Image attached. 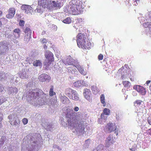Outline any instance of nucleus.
Instances as JSON below:
<instances>
[{"instance_id": "1", "label": "nucleus", "mask_w": 151, "mask_h": 151, "mask_svg": "<svg viewBox=\"0 0 151 151\" xmlns=\"http://www.w3.org/2000/svg\"><path fill=\"white\" fill-rule=\"evenodd\" d=\"M76 41L78 47L83 49H89L92 45L87 38L86 35L79 33L77 36Z\"/></svg>"}, {"instance_id": "2", "label": "nucleus", "mask_w": 151, "mask_h": 151, "mask_svg": "<svg viewBox=\"0 0 151 151\" xmlns=\"http://www.w3.org/2000/svg\"><path fill=\"white\" fill-rule=\"evenodd\" d=\"M75 122H68V124L74 128L76 132H82L84 130L86 126L87 123L83 121L82 119L77 118Z\"/></svg>"}, {"instance_id": "3", "label": "nucleus", "mask_w": 151, "mask_h": 151, "mask_svg": "<svg viewBox=\"0 0 151 151\" xmlns=\"http://www.w3.org/2000/svg\"><path fill=\"white\" fill-rule=\"evenodd\" d=\"M84 7L83 2L80 0H78L75 4H73L70 7V12L73 15H77L83 12Z\"/></svg>"}, {"instance_id": "4", "label": "nucleus", "mask_w": 151, "mask_h": 151, "mask_svg": "<svg viewBox=\"0 0 151 151\" xmlns=\"http://www.w3.org/2000/svg\"><path fill=\"white\" fill-rule=\"evenodd\" d=\"M45 56L46 58L45 60L44 66L46 68H48L51 63L54 61L53 55L52 53L48 50H47L45 52Z\"/></svg>"}, {"instance_id": "5", "label": "nucleus", "mask_w": 151, "mask_h": 151, "mask_svg": "<svg viewBox=\"0 0 151 151\" xmlns=\"http://www.w3.org/2000/svg\"><path fill=\"white\" fill-rule=\"evenodd\" d=\"M116 129V126L114 123L109 122L106 125L104 130L106 132L110 133L112 132L115 131Z\"/></svg>"}, {"instance_id": "6", "label": "nucleus", "mask_w": 151, "mask_h": 151, "mask_svg": "<svg viewBox=\"0 0 151 151\" xmlns=\"http://www.w3.org/2000/svg\"><path fill=\"white\" fill-rule=\"evenodd\" d=\"M50 2V0H39L38 3L42 8H45L48 7Z\"/></svg>"}, {"instance_id": "7", "label": "nucleus", "mask_w": 151, "mask_h": 151, "mask_svg": "<svg viewBox=\"0 0 151 151\" xmlns=\"http://www.w3.org/2000/svg\"><path fill=\"white\" fill-rule=\"evenodd\" d=\"M50 79L51 78L50 76L45 73L41 74L38 78L39 81L41 82H44L47 81H49Z\"/></svg>"}, {"instance_id": "8", "label": "nucleus", "mask_w": 151, "mask_h": 151, "mask_svg": "<svg viewBox=\"0 0 151 151\" xmlns=\"http://www.w3.org/2000/svg\"><path fill=\"white\" fill-rule=\"evenodd\" d=\"M21 9L24 11L26 14L31 13L32 11V8L30 6L27 5H23L21 7Z\"/></svg>"}, {"instance_id": "9", "label": "nucleus", "mask_w": 151, "mask_h": 151, "mask_svg": "<svg viewBox=\"0 0 151 151\" xmlns=\"http://www.w3.org/2000/svg\"><path fill=\"white\" fill-rule=\"evenodd\" d=\"M15 9L14 8H10L8 10V14L6 15V18L8 19L12 18L15 14Z\"/></svg>"}, {"instance_id": "10", "label": "nucleus", "mask_w": 151, "mask_h": 151, "mask_svg": "<svg viewBox=\"0 0 151 151\" xmlns=\"http://www.w3.org/2000/svg\"><path fill=\"white\" fill-rule=\"evenodd\" d=\"M83 94L85 98L88 100H90V97L91 95V93L90 90L86 88L84 90Z\"/></svg>"}, {"instance_id": "11", "label": "nucleus", "mask_w": 151, "mask_h": 151, "mask_svg": "<svg viewBox=\"0 0 151 151\" xmlns=\"http://www.w3.org/2000/svg\"><path fill=\"white\" fill-rule=\"evenodd\" d=\"M76 91H75L71 88H68L66 89L65 91V94L68 96L70 98H72L71 96L73 95V93H75Z\"/></svg>"}, {"instance_id": "12", "label": "nucleus", "mask_w": 151, "mask_h": 151, "mask_svg": "<svg viewBox=\"0 0 151 151\" xmlns=\"http://www.w3.org/2000/svg\"><path fill=\"white\" fill-rule=\"evenodd\" d=\"M137 91L142 94V95H145L146 93L145 89L142 86L139 85L137 86L136 87Z\"/></svg>"}, {"instance_id": "13", "label": "nucleus", "mask_w": 151, "mask_h": 151, "mask_svg": "<svg viewBox=\"0 0 151 151\" xmlns=\"http://www.w3.org/2000/svg\"><path fill=\"white\" fill-rule=\"evenodd\" d=\"M114 142V139L110 135L109 136L106 140V143L107 147H109L112 145Z\"/></svg>"}, {"instance_id": "14", "label": "nucleus", "mask_w": 151, "mask_h": 151, "mask_svg": "<svg viewBox=\"0 0 151 151\" xmlns=\"http://www.w3.org/2000/svg\"><path fill=\"white\" fill-rule=\"evenodd\" d=\"M75 61V60L72 58H67L64 61V63L65 65H73L75 66L76 65L74 64Z\"/></svg>"}, {"instance_id": "15", "label": "nucleus", "mask_w": 151, "mask_h": 151, "mask_svg": "<svg viewBox=\"0 0 151 151\" xmlns=\"http://www.w3.org/2000/svg\"><path fill=\"white\" fill-rule=\"evenodd\" d=\"M83 20L81 18H78L76 20V22L74 24L73 27L76 29H78V28L80 26H82L83 23Z\"/></svg>"}, {"instance_id": "16", "label": "nucleus", "mask_w": 151, "mask_h": 151, "mask_svg": "<svg viewBox=\"0 0 151 151\" xmlns=\"http://www.w3.org/2000/svg\"><path fill=\"white\" fill-rule=\"evenodd\" d=\"M111 113L110 110L107 108H105L103 110V113H102L101 115V118H102V116L104 115H110Z\"/></svg>"}, {"instance_id": "17", "label": "nucleus", "mask_w": 151, "mask_h": 151, "mask_svg": "<svg viewBox=\"0 0 151 151\" xmlns=\"http://www.w3.org/2000/svg\"><path fill=\"white\" fill-rule=\"evenodd\" d=\"M75 66L81 74L84 75H86V71L80 65H76Z\"/></svg>"}, {"instance_id": "18", "label": "nucleus", "mask_w": 151, "mask_h": 151, "mask_svg": "<svg viewBox=\"0 0 151 151\" xmlns=\"http://www.w3.org/2000/svg\"><path fill=\"white\" fill-rule=\"evenodd\" d=\"M61 101L64 104H66L68 103L70 101L69 99L65 96L61 97Z\"/></svg>"}, {"instance_id": "19", "label": "nucleus", "mask_w": 151, "mask_h": 151, "mask_svg": "<svg viewBox=\"0 0 151 151\" xmlns=\"http://www.w3.org/2000/svg\"><path fill=\"white\" fill-rule=\"evenodd\" d=\"M71 97L72 98H70V99L75 101H78L79 99L78 94L76 91L75 93H74L73 95L71 96Z\"/></svg>"}, {"instance_id": "20", "label": "nucleus", "mask_w": 151, "mask_h": 151, "mask_svg": "<svg viewBox=\"0 0 151 151\" xmlns=\"http://www.w3.org/2000/svg\"><path fill=\"white\" fill-rule=\"evenodd\" d=\"M73 85L75 87L77 88L83 85L81 81H78L75 82L73 83Z\"/></svg>"}, {"instance_id": "21", "label": "nucleus", "mask_w": 151, "mask_h": 151, "mask_svg": "<svg viewBox=\"0 0 151 151\" xmlns=\"http://www.w3.org/2000/svg\"><path fill=\"white\" fill-rule=\"evenodd\" d=\"M41 65V62L40 60H36L34 61L33 63V65L35 66H40Z\"/></svg>"}, {"instance_id": "22", "label": "nucleus", "mask_w": 151, "mask_h": 151, "mask_svg": "<svg viewBox=\"0 0 151 151\" xmlns=\"http://www.w3.org/2000/svg\"><path fill=\"white\" fill-rule=\"evenodd\" d=\"M24 32L25 34L28 35V36H31L32 34V31L28 27H27L26 28L25 30L24 31Z\"/></svg>"}, {"instance_id": "23", "label": "nucleus", "mask_w": 151, "mask_h": 151, "mask_svg": "<svg viewBox=\"0 0 151 151\" xmlns=\"http://www.w3.org/2000/svg\"><path fill=\"white\" fill-rule=\"evenodd\" d=\"M100 100L101 102L103 104V106H105L106 105L105 97L104 94H101L100 96Z\"/></svg>"}, {"instance_id": "24", "label": "nucleus", "mask_w": 151, "mask_h": 151, "mask_svg": "<svg viewBox=\"0 0 151 151\" xmlns=\"http://www.w3.org/2000/svg\"><path fill=\"white\" fill-rule=\"evenodd\" d=\"M31 38V36H28L27 35H25L24 40L26 42H28Z\"/></svg>"}, {"instance_id": "25", "label": "nucleus", "mask_w": 151, "mask_h": 151, "mask_svg": "<svg viewBox=\"0 0 151 151\" xmlns=\"http://www.w3.org/2000/svg\"><path fill=\"white\" fill-rule=\"evenodd\" d=\"M142 101L140 100H137L134 102V104L135 106H139L141 104Z\"/></svg>"}, {"instance_id": "26", "label": "nucleus", "mask_w": 151, "mask_h": 151, "mask_svg": "<svg viewBox=\"0 0 151 151\" xmlns=\"http://www.w3.org/2000/svg\"><path fill=\"white\" fill-rule=\"evenodd\" d=\"M41 6L38 4V5L37 7V9L35 10V11L40 13H42L43 11L41 8Z\"/></svg>"}, {"instance_id": "27", "label": "nucleus", "mask_w": 151, "mask_h": 151, "mask_svg": "<svg viewBox=\"0 0 151 151\" xmlns=\"http://www.w3.org/2000/svg\"><path fill=\"white\" fill-rule=\"evenodd\" d=\"M51 88L50 89L49 91V95L50 96H52L55 94V92L53 91V86H51Z\"/></svg>"}, {"instance_id": "28", "label": "nucleus", "mask_w": 151, "mask_h": 151, "mask_svg": "<svg viewBox=\"0 0 151 151\" xmlns=\"http://www.w3.org/2000/svg\"><path fill=\"white\" fill-rule=\"evenodd\" d=\"M130 84L129 82L125 81L123 82V86L125 88H128L130 86Z\"/></svg>"}, {"instance_id": "29", "label": "nucleus", "mask_w": 151, "mask_h": 151, "mask_svg": "<svg viewBox=\"0 0 151 151\" xmlns=\"http://www.w3.org/2000/svg\"><path fill=\"white\" fill-rule=\"evenodd\" d=\"M13 32L18 34V37L20 36L21 31L19 28H16L14 29L13 30Z\"/></svg>"}, {"instance_id": "30", "label": "nucleus", "mask_w": 151, "mask_h": 151, "mask_svg": "<svg viewBox=\"0 0 151 151\" xmlns=\"http://www.w3.org/2000/svg\"><path fill=\"white\" fill-rule=\"evenodd\" d=\"M71 22V19L70 17L67 18L63 21L64 23L66 24H69Z\"/></svg>"}, {"instance_id": "31", "label": "nucleus", "mask_w": 151, "mask_h": 151, "mask_svg": "<svg viewBox=\"0 0 151 151\" xmlns=\"http://www.w3.org/2000/svg\"><path fill=\"white\" fill-rule=\"evenodd\" d=\"M122 70L123 68L122 67L118 70L117 73V75L118 76H121L122 77L123 76V75L122 74Z\"/></svg>"}, {"instance_id": "32", "label": "nucleus", "mask_w": 151, "mask_h": 151, "mask_svg": "<svg viewBox=\"0 0 151 151\" xmlns=\"http://www.w3.org/2000/svg\"><path fill=\"white\" fill-rule=\"evenodd\" d=\"M7 19H6L4 18H0V27H1L2 25V22L3 23L5 24L6 22Z\"/></svg>"}, {"instance_id": "33", "label": "nucleus", "mask_w": 151, "mask_h": 151, "mask_svg": "<svg viewBox=\"0 0 151 151\" xmlns=\"http://www.w3.org/2000/svg\"><path fill=\"white\" fill-rule=\"evenodd\" d=\"M20 121L18 119H17L14 120L13 122H12L11 123V124L12 125H16L19 123Z\"/></svg>"}, {"instance_id": "34", "label": "nucleus", "mask_w": 151, "mask_h": 151, "mask_svg": "<svg viewBox=\"0 0 151 151\" xmlns=\"http://www.w3.org/2000/svg\"><path fill=\"white\" fill-rule=\"evenodd\" d=\"M52 5L55 7L58 8L59 7L60 4L54 1H52Z\"/></svg>"}, {"instance_id": "35", "label": "nucleus", "mask_w": 151, "mask_h": 151, "mask_svg": "<svg viewBox=\"0 0 151 151\" xmlns=\"http://www.w3.org/2000/svg\"><path fill=\"white\" fill-rule=\"evenodd\" d=\"M22 122L24 125H26L28 122V120L26 118H24L22 120Z\"/></svg>"}, {"instance_id": "36", "label": "nucleus", "mask_w": 151, "mask_h": 151, "mask_svg": "<svg viewBox=\"0 0 151 151\" xmlns=\"http://www.w3.org/2000/svg\"><path fill=\"white\" fill-rule=\"evenodd\" d=\"M25 22L23 20H20L19 22V24L21 27H23L24 24Z\"/></svg>"}, {"instance_id": "37", "label": "nucleus", "mask_w": 151, "mask_h": 151, "mask_svg": "<svg viewBox=\"0 0 151 151\" xmlns=\"http://www.w3.org/2000/svg\"><path fill=\"white\" fill-rule=\"evenodd\" d=\"M103 58V55L101 54H100L98 56V59L99 60H102Z\"/></svg>"}, {"instance_id": "38", "label": "nucleus", "mask_w": 151, "mask_h": 151, "mask_svg": "<svg viewBox=\"0 0 151 151\" xmlns=\"http://www.w3.org/2000/svg\"><path fill=\"white\" fill-rule=\"evenodd\" d=\"M145 141L146 142H150L151 141V139L150 137H146V139Z\"/></svg>"}, {"instance_id": "39", "label": "nucleus", "mask_w": 151, "mask_h": 151, "mask_svg": "<svg viewBox=\"0 0 151 151\" xmlns=\"http://www.w3.org/2000/svg\"><path fill=\"white\" fill-rule=\"evenodd\" d=\"M40 42L42 44L46 43L47 42V40L45 38H43L40 40Z\"/></svg>"}, {"instance_id": "40", "label": "nucleus", "mask_w": 151, "mask_h": 151, "mask_svg": "<svg viewBox=\"0 0 151 151\" xmlns=\"http://www.w3.org/2000/svg\"><path fill=\"white\" fill-rule=\"evenodd\" d=\"M133 1V2L134 3V4L135 5L137 6V2H139V0H132Z\"/></svg>"}, {"instance_id": "41", "label": "nucleus", "mask_w": 151, "mask_h": 151, "mask_svg": "<svg viewBox=\"0 0 151 151\" xmlns=\"http://www.w3.org/2000/svg\"><path fill=\"white\" fill-rule=\"evenodd\" d=\"M129 0H124V2L125 3L126 5L127 6V5L130 6V4H129Z\"/></svg>"}, {"instance_id": "42", "label": "nucleus", "mask_w": 151, "mask_h": 151, "mask_svg": "<svg viewBox=\"0 0 151 151\" xmlns=\"http://www.w3.org/2000/svg\"><path fill=\"white\" fill-rule=\"evenodd\" d=\"M79 110V108L77 106H76L74 108V110L75 111H77Z\"/></svg>"}, {"instance_id": "43", "label": "nucleus", "mask_w": 151, "mask_h": 151, "mask_svg": "<svg viewBox=\"0 0 151 151\" xmlns=\"http://www.w3.org/2000/svg\"><path fill=\"white\" fill-rule=\"evenodd\" d=\"M36 96H35V97L36 98L37 97H39L40 96H41V95H40L39 92H36Z\"/></svg>"}, {"instance_id": "44", "label": "nucleus", "mask_w": 151, "mask_h": 151, "mask_svg": "<svg viewBox=\"0 0 151 151\" xmlns=\"http://www.w3.org/2000/svg\"><path fill=\"white\" fill-rule=\"evenodd\" d=\"M3 119V118L2 116L1 117L0 116V127H1L2 126V124L1 123V121Z\"/></svg>"}, {"instance_id": "45", "label": "nucleus", "mask_w": 151, "mask_h": 151, "mask_svg": "<svg viewBox=\"0 0 151 151\" xmlns=\"http://www.w3.org/2000/svg\"><path fill=\"white\" fill-rule=\"evenodd\" d=\"M147 132L149 134L151 135V128L148 130Z\"/></svg>"}, {"instance_id": "46", "label": "nucleus", "mask_w": 151, "mask_h": 151, "mask_svg": "<svg viewBox=\"0 0 151 151\" xmlns=\"http://www.w3.org/2000/svg\"><path fill=\"white\" fill-rule=\"evenodd\" d=\"M4 88L3 86L0 84V91H2V89Z\"/></svg>"}, {"instance_id": "47", "label": "nucleus", "mask_w": 151, "mask_h": 151, "mask_svg": "<svg viewBox=\"0 0 151 151\" xmlns=\"http://www.w3.org/2000/svg\"><path fill=\"white\" fill-rule=\"evenodd\" d=\"M4 101L2 99L0 98V105L4 103Z\"/></svg>"}, {"instance_id": "48", "label": "nucleus", "mask_w": 151, "mask_h": 151, "mask_svg": "<svg viewBox=\"0 0 151 151\" xmlns=\"http://www.w3.org/2000/svg\"><path fill=\"white\" fill-rule=\"evenodd\" d=\"M5 44V43L4 41L1 42H0V45H4Z\"/></svg>"}, {"instance_id": "49", "label": "nucleus", "mask_w": 151, "mask_h": 151, "mask_svg": "<svg viewBox=\"0 0 151 151\" xmlns=\"http://www.w3.org/2000/svg\"><path fill=\"white\" fill-rule=\"evenodd\" d=\"M151 81L150 80H148L146 81V83L148 85L151 82Z\"/></svg>"}, {"instance_id": "50", "label": "nucleus", "mask_w": 151, "mask_h": 151, "mask_svg": "<svg viewBox=\"0 0 151 151\" xmlns=\"http://www.w3.org/2000/svg\"><path fill=\"white\" fill-rule=\"evenodd\" d=\"M124 67L127 69H129V68L127 65L125 64L124 65Z\"/></svg>"}, {"instance_id": "51", "label": "nucleus", "mask_w": 151, "mask_h": 151, "mask_svg": "<svg viewBox=\"0 0 151 151\" xmlns=\"http://www.w3.org/2000/svg\"><path fill=\"white\" fill-rule=\"evenodd\" d=\"M43 47L45 49H46L47 47L46 45H44Z\"/></svg>"}, {"instance_id": "52", "label": "nucleus", "mask_w": 151, "mask_h": 151, "mask_svg": "<svg viewBox=\"0 0 151 151\" xmlns=\"http://www.w3.org/2000/svg\"><path fill=\"white\" fill-rule=\"evenodd\" d=\"M149 15L150 18H151V11L149 12Z\"/></svg>"}, {"instance_id": "53", "label": "nucleus", "mask_w": 151, "mask_h": 151, "mask_svg": "<svg viewBox=\"0 0 151 151\" xmlns=\"http://www.w3.org/2000/svg\"><path fill=\"white\" fill-rule=\"evenodd\" d=\"M45 34V31H43L42 32V35H44Z\"/></svg>"}, {"instance_id": "54", "label": "nucleus", "mask_w": 151, "mask_h": 151, "mask_svg": "<svg viewBox=\"0 0 151 151\" xmlns=\"http://www.w3.org/2000/svg\"><path fill=\"white\" fill-rule=\"evenodd\" d=\"M2 11L0 10V16L2 15Z\"/></svg>"}, {"instance_id": "55", "label": "nucleus", "mask_w": 151, "mask_h": 151, "mask_svg": "<svg viewBox=\"0 0 151 151\" xmlns=\"http://www.w3.org/2000/svg\"><path fill=\"white\" fill-rule=\"evenodd\" d=\"M131 150H132V151H135V148H134V149L132 148L131 149Z\"/></svg>"}, {"instance_id": "56", "label": "nucleus", "mask_w": 151, "mask_h": 151, "mask_svg": "<svg viewBox=\"0 0 151 151\" xmlns=\"http://www.w3.org/2000/svg\"><path fill=\"white\" fill-rule=\"evenodd\" d=\"M42 94V95H44V94L43 93V92H41V93L40 94V95Z\"/></svg>"}, {"instance_id": "57", "label": "nucleus", "mask_w": 151, "mask_h": 151, "mask_svg": "<svg viewBox=\"0 0 151 151\" xmlns=\"http://www.w3.org/2000/svg\"><path fill=\"white\" fill-rule=\"evenodd\" d=\"M94 88V86H91V89L92 90H93V88Z\"/></svg>"}, {"instance_id": "58", "label": "nucleus", "mask_w": 151, "mask_h": 151, "mask_svg": "<svg viewBox=\"0 0 151 151\" xmlns=\"http://www.w3.org/2000/svg\"><path fill=\"white\" fill-rule=\"evenodd\" d=\"M58 150H61V149L60 148H59V147L58 148Z\"/></svg>"}, {"instance_id": "59", "label": "nucleus", "mask_w": 151, "mask_h": 151, "mask_svg": "<svg viewBox=\"0 0 151 151\" xmlns=\"http://www.w3.org/2000/svg\"><path fill=\"white\" fill-rule=\"evenodd\" d=\"M115 133H116V135H118V133L117 132L116 133V131H115Z\"/></svg>"}]
</instances>
